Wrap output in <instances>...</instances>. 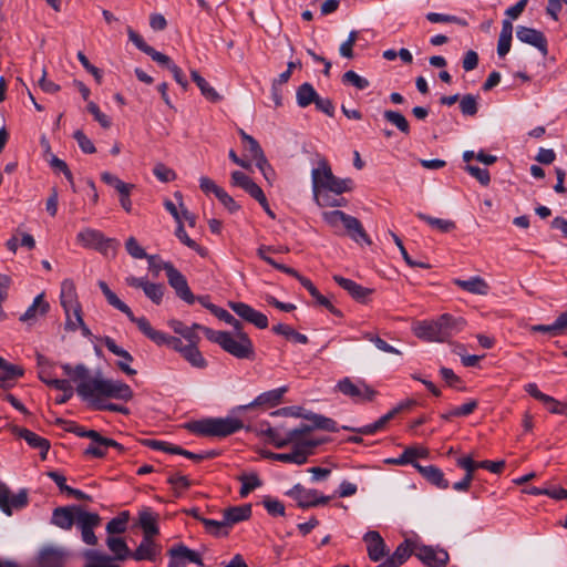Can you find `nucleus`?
I'll use <instances>...</instances> for the list:
<instances>
[{
  "mask_svg": "<svg viewBox=\"0 0 567 567\" xmlns=\"http://www.w3.org/2000/svg\"><path fill=\"white\" fill-rule=\"evenodd\" d=\"M13 433L20 436L21 439L25 440V442L33 449H37L40 451V456L42 460L47 457V454L50 450V442L35 434L34 432L23 429V427H13Z\"/></svg>",
  "mask_w": 567,
  "mask_h": 567,
  "instance_id": "obj_18",
  "label": "nucleus"
},
{
  "mask_svg": "<svg viewBox=\"0 0 567 567\" xmlns=\"http://www.w3.org/2000/svg\"><path fill=\"white\" fill-rule=\"evenodd\" d=\"M336 389L355 403L371 402L377 395V391L368 385L363 380L353 382L348 377L341 379L337 383Z\"/></svg>",
  "mask_w": 567,
  "mask_h": 567,
  "instance_id": "obj_7",
  "label": "nucleus"
},
{
  "mask_svg": "<svg viewBox=\"0 0 567 567\" xmlns=\"http://www.w3.org/2000/svg\"><path fill=\"white\" fill-rule=\"evenodd\" d=\"M313 198L321 207H341L347 205L343 197H336L330 192H315Z\"/></svg>",
  "mask_w": 567,
  "mask_h": 567,
  "instance_id": "obj_47",
  "label": "nucleus"
},
{
  "mask_svg": "<svg viewBox=\"0 0 567 567\" xmlns=\"http://www.w3.org/2000/svg\"><path fill=\"white\" fill-rule=\"evenodd\" d=\"M192 80L197 84L200 93L213 103H217L221 100V95L209 85V83L196 71H190Z\"/></svg>",
  "mask_w": 567,
  "mask_h": 567,
  "instance_id": "obj_37",
  "label": "nucleus"
},
{
  "mask_svg": "<svg viewBox=\"0 0 567 567\" xmlns=\"http://www.w3.org/2000/svg\"><path fill=\"white\" fill-rule=\"evenodd\" d=\"M288 391L287 386H281L259 394L254 402L244 406L245 409L250 406H267L272 408L278 405L282 401L284 394Z\"/></svg>",
  "mask_w": 567,
  "mask_h": 567,
  "instance_id": "obj_25",
  "label": "nucleus"
},
{
  "mask_svg": "<svg viewBox=\"0 0 567 567\" xmlns=\"http://www.w3.org/2000/svg\"><path fill=\"white\" fill-rule=\"evenodd\" d=\"M333 280L358 302H367L369 297L373 293V289L363 287L342 276L334 275Z\"/></svg>",
  "mask_w": 567,
  "mask_h": 567,
  "instance_id": "obj_16",
  "label": "nucleus"
},
{
  "mask_svg": "<svg viewBox=\"0 0 567 567\" xmlns=\"http://www.w3.org/2000/svg\"><path fill=\"white\" fill-rule=\"evenodd\" d=\"M416 217L427 223L431 227L440 230L441 233H450L456 228V225L453 220L431 217L423 213H417Z\"/></svg>",
  "mask_w": 567,
  "mask_h": 567,
  "instance_id": "obj_44",
  "label": "nucleus"
},
{
  "mask_svg": "<svg viewBox=\"0 0 567 567\" xmlns=\"http://www.w3.org/2000/svg\"><path fill=\"white\" fill-rule=\"evenodd\" d=\"M154 175L163 183L172 182L176 178L175 172L164 165L163 163H158L153 168Z\"/></svg>",
  "mask_w": 567,
  "mask_h": 567,
  "instance_id": "obj_64",
  "label": "nucleus"
},
{
  "mask_svg": "<svg viewBox=\"0 0 567 567\" xmlns=\"http://www.w3.org/2000/svg\"><path fill=\"white\" fill-rule=\"evenodd\" d=\"M122 312L125 313L130 321L135 323L140 331L154 343L158 346L163 341L164 332L154 329L145 317H135L130 307L128 310Z\"/></svg>",
  "mask_w": 567,
  "mask_h": 567,
  "instance_id": "obj_19",
  "label": "nucleus"
},
{
  "mask_svg": "<svg viewBox=\"0 0 567 567\" xmlns=\"http://www.w3.org/2000/svg\"><path fill=\"white\" fill-rule=\"evenodd\" d=\"M122 312L125 313L130 321L135 323L140 331L154 343L158 346L163 341L164 332L154 329L145 317H135L130 307L128 310Z\"/></svg>",
  "mask_w": 567,
  "mask_h": 567,
  "instance_id": "obj_21",
  "label": "nucleus"
},
{
  "mask_svg": "<svg viewBox=\"0 0 567 567\" xmlns=\"http://www.w3.org/2000/svg\"><path fill=\"white\" fill-rule=\"evenodd\" d=\"M341 80H342L343 84L352 85L358 90H365L370 85V82L365 78L360 76L358 73H355L352 70L347 71L342 75Z\"/></svg>",
  "mask_w": 567,
  "mask_h": 567,
  "instance_id": "obj_57",
  "label": "nucleus"
},
{
  "mask_svg": "<svg viewBox=\"0 0 567 567\" xmlns=\"http://www.w3.org/2000/svg\"><path fill=\"white\" fill-rule=\"evenodd\" d=\"M206 338L220 346V348L237 359L251 360L255 357L252 341L244 331L236 332L235 336L227 331L205 330Z\"/></svg>",
  "mask_w": 567,
  "mask_h": 567,
  "instance_id": "obj_2",
  "label": "nucleus"
},
{
  "mask_svg": "<svg viewBox=\"0 0 567 567\" xmlns=\"http://www.w3.org/2000/svg\"><path fill=\"white\" fill-rule=\"evenodd\" d=\"M441 316L435 320L419 321L413 327L414 334L426 342H446Z\"/></svg>",
  "mask_w": 567,
  "mask_h": 567,
  "instance_id": "obj_9",
  "label": "nucleus"
},
{
  "mask_svg": "<svg viewBox=\"0 0 567 567\" xmlns=\"http://www.w3.org/2000/svg\"><path fill=\"white\" fill-rule=\"evenodd\" d=\"M272 331L276 334L284 336L287 339H290L297 343L307 344L309 341V339L306 334L296 331L288 324L278 323L277 326L272 327Z\"/></svg>",
  "mask_w": 567,
  "mask_h": 567,
  "instance_id": "obj_45",
  "label": "nucleus"
},
{
  "mask_svg": "<svg viewBox=\"0 0 567 567\" xmlns=\"http://www.w3.org/2000/svg\"><path fill=\"white\" fill-rule=\"evenodd\" d=\"M74 140L78 142L79 147L81 151L85 154H93L95 153L96 148L93 144V142L84 134L83 131L78 130L73 134Z\"/></svg>",
  "mask_w": 567,
  "mask_h": 567,
  "instance_id": "obj_63",
  "label": "nucleus"
},
{
  "mask_svg": "<svg viewBox=\"0 0 567 567\" xmlns=\"http://www.w3.org/2000/svg\"><path fill=\"white\" fill-rule=\"evenodd\" d=\"M415 468L419 473L431 484L441 489H446L449 487V481L444 478L443 472L434 466H422L421 464H415Z\"/></svg>",
  "mask_w": 567,
  "mask_h": 567,
  "instance_id": "obj_27",
  "label": "nucleus"
},
{
  "mask_svg": "<svg viewBox=\"0 0 567 567\" xmlns=\"http://www.w3.org/2000/svg\"><path fill=\"white\" fill-rule=\"evenodd\" d=\"M107 548L114 554L112 556L116 560H126L131 556V549L123 538L120 537H109L106 539Z\"/></svg>",
  "mask_w": 567,
  "mask_h": 567,
  "instance_id": "obj_40",
  "label": "nucleus"
},
{
  "mask_svg": "<svg viewBox=\"0 0 567 567\" xmlns=\"http://www.w3.org/2000/svg\"><path fill=\"white\" fill-rule=\"evenodd\" d=\"M82 555L86 560L84 567H121L112 556L93 549H86Z\"/></svg>",
  "mask_w": 567,
  "mask_h": 567,
  "instance_id": "obj_29",
  "label": "nucleus"
},
{
  "mask_svg": "<svg viewBox=\"0 0 567 567\" xmlns=\"http://www.w3.org/2000/svg\"><path fill=\"white\" fill-rule=\"evenodd\" d=\"M75 509V523L80 529L95 528L101 524V517L96 513L85 512L82 507L73 505Z\"/></svg>",
  "mask_w": 567,
  "mask_h": 567,
  "instance_id": "obj_35",
  "label": "nucleus"
},
{
  "mask_svg": "<svg viewBox=\"0 0 567 567\" xmlns=\"http://www.w3.org/2000/svg\"><path fill=\"white\" fill-rule=\"evenodd\" d=\"M244 146L250 157L256 162L258 169H262V166H266V156L257 140L252 136H246Z\"/></svg>",
  "mask_w": 567,
  "mask_h": 567,
  "instance_id": "obj_41",
  "label": "nucleus"
},
{
  "mask_svg": "<svg viewBox=\"0 0 567 567\" xmlns=\"http://www.w3.org/2000/svg\"><path fill=\"white\" fill-rule=\"evenodd\" d=\"M122 312L125 313L130 321L135 323L140 331L154 343L158 346L163 341L164 332L154 329L145 317H135L130 307L128 310Z\"/></svg>",
  "mask_w": 567,
  "mask_h": 567,
  "instance_id": "obj_20",
  "label": "nucleus"
},
{
  "mask_svg": "<svg viewBox=\"0 0 567 567\" xmlns=\"http://www.w3.org/2000/svg\"><path fill=\"white\" fill-rule=\"evenodd\" d=\"M347 229L348 235L357 243L363 241L365 244H371L369 236L367 235L361 221L348 215L344 223L342 224Z\"/></svg>",
  "mask_w": 567,
  "mask_h": 567,
  "instance_id": "obj_31",
  "label": "nucleus"
},
{
  "mask_svg": "<svg viewBox=\"0 0 567 567\" xmlns=\"http://www.w3.org/2000/svg\"><path fill=\"white\" fill-rule=\"evenodd\" d=\"M76 392L91 404H94V400H102V398L123 401H130L133 398V391L128 384L103 378H93L87 382L79 383Z\"/></svg>",
  "mask_w": 567,
  "mask_h": 567,
  "instance_id": "obj_1",
  "label": "nucleus"
},
{
  "mask_svg": "<svg viewBox=\"0 0 567 567\" xmlns=\"http://www.w3.org/2000/svg\"><path fill=\"white\" fill-rule=\"evenodd\" d=\"M198 342H190L182 350V357L189 362L193 367L204 369L207 367V361L203 357L197 347Z\"/></svg>",
  "mask_w": 567,
  "mask_h": 567,
  "instance_id": "obj_38",
  "label": "nucleus"
},
{
  "mask_svg": "<svg viewBox=\"0 0 567 567\" xmlns=\"http://www.w3.org/2000/svg\"><path fill=\"white\" fill-rule=\"evenodd\" d=\"M127 254L135 259H146L148 256L135 237L131 236L125 241Z\"/></svg>",
  "mask_w": 567,
  "mask_h": 567,
  "instance_id": "obj_61",
  "label": "nucleus"
},
{
  "mask_svg": "<svg viewBox=\"0 0 567 567\" xmlns=\"http://www.w3.org/2000/svg\"><path fill=\"white\" fill-rule=\"evenodd\" d=\"M99 287L102 290L104 297L107 302L113 306L115 309L120 311L128 310V306L124 303L107 286V284L103 280L99 281Z\"/></svg>",
  "mask_w": 567,
  "mask_h": 567,
  "instance_id": "obj_54",
  "label": "nucleus"
},
{
  "mask_svg": "<svg viewBox=\"0 0 567 567\" xmlns=\"http://www.w3.org/2000/svg\"><path fill=\"white\" fill-rule=\"evenodd\" d=\"M63 373L69 377L72 381L87 382L90 380L89 369L84 364H78L72 367L69 363L61 364Z\"/></svg>",
  "mask_w": 567,
  "mask_h": 567,
  "instance_id": "obj_43",
  "label": "nucleus"
},
{
  "mask_svg": "<svg viewBox=\"0 0 567 567\" xmlns=\"http://www.w3.org/2000/svg\"><path fill=\"white\" fill-rule=\"evenodd\" d=\"M429 456V450L422 446H410L403 451V457L409 460V464L415 467L416 458H426Z\"/></svg>",
  "mask_w": 567,
  "mask_h": 567,
  "instance_id": "obj_59",
  "label": "nucleus"
},
{
  "mask_svg": "<svg viewBox=\"0 0 567 567\" xmlns=\"http://www.w3.org/2000/svg\"><path fill=\"white\" fill-rule=\"evenodd\" d=\"M228 307L243 320L254 324L258 329H266L268 327L267 316L257 311L251 306L245 302L229 301Z\"/></svg>",
  "mask_w": 567,
  "mask_h": 567,
  "instance_id": "obj_13",
  "label": "nucleus"
},
{
  "mask_svg": "<svg viewBox=\"0 0 567 567\" xmlns=\"http://www.w3.org/2000/svg\"><path fill=\"white\" fill-rule=\"evenodd\" d=\"M128 520L130 513L127 511H123L106 524V532L110 535L123 534L127 528Z\"/></svg>",
  "mask_w": 567,
  "mask_h": 567,
  "instance_id": "obj_48",
  "label": "nucleus"
},
{
  "mask_svg": "<svg viewBox=\"0 0 567 567\" xmlns=\"http://www.w3.org/2000/svg\"><path fill=\"white\" fill-rule=\"evenodd\" d=\"M167 556L169 557L168 567H186L187 563L204 566L200 555L184 544H177L171 547L167 550Z\"/></svg>",
  "mask_w": 567,
  "mask_h": 567,
  "instance_id": "obj_11",
  "label": "nucleus"
},
{
  "mask_svg": "<svg viewBox=\"0 0 567 567\" xmlns=\"http://www.w3.org/2000/svg\"><path fill=\"white\" fill-rule=\"evenodd\" d=\"M465 171L476 178L481 185L487 186L491 183V175L486 168H481L474 165H466Z\"/></svg>",
  "mask_w": 567,
  "mask_h": 567,
  "instance_id": "obj_62",
  "label": "nucleus"
},
{
  "mask_svg": "<svg viewBox=\"0 0 567 567\" xmlns=\"http://www.w3.org/2000/svg\"><path fill=\"white\" fill-rule=\"evenodd\" d=\"M460 109L463 115L474 116L478 111L477 100L472 94L464 95L460 101Z\"/></svg>",
  "mask_w": 567,
  "mask_h": 567,
  "instance_id": "obj_60",
  "label": "nucleus"
},
{
  "mask_svg": "<svg viewBox=\"0 0 567 567\" xmlns=\"http://www.w3.org/2000/svg\"><path fill=\"white\" fill-rule=\"evenodd\" d=\"M278 462L282 463H293L297 465H302L307 463V453L302 450H298L293 446L292 452L290 453H279L276 456Z\"/></svg>",
  "mask_w": 567,
  "mask_h": 567,
  "instance_id": "obj_55",
  "label": "nucleus"
},
{
  "mask_svg": "<svg viewBox=\"0 0 567 567\" xmlns=\"http://www.w3.org/2000/svg\"><path fill=\"white\" fill-rule=\"evenodd\" d=\"M60 301L66 316L65 329L75 331L83 323V318L73 280L64 279L62 281Z\"/></svg>",
  "mask_w": 567,
  "mask_h": 567,
  "instance_id": "obj_5",
  "label": "nucleus"
},
{
  "mask_svg": "<svg viewBox=\"0 0 567 567\" xmlns=\"http://www.w3.org/2000/svg\"><path fill=\"white\" fill-rule=\"evenodd\" d=\"M331 499L330 496L320 495L317 489H307L302 495L297 497V505L300 508H310L319 505H324Z\"/></svg>",
  "mask_w": 567,
  "mask_h": 567,
  "instance_id": "obj_33",
  "label": "nucleus"
},
{
  "mask_svg": "<svg viewBox=\"0 0 567 567\" xmlns=\"http://www.w3.org/2000/svg\"><path fill=\"white\" fill-rule=\"evenodd\" d=\"M51 523L64 530H70L75 523L73 506L56 507L52 513Z\"/></svg>",
  "mask_w": 567,
  "mask_h": 567,
  "instance_id": "obj_26",
  "label": "nucleus"
},
{
  "mask_svg": "<svg viewBox=\"0 0 567 567\" xmlns=\"http://www.w3.org/2000/svg\"><path fill=\"white\" fill-rule=\"evenodd\" d=\"M441 321L446 341L455 333L462 331L466 324L465 319L462 317H453L450 313L441 315Z\"/></svg>",
  "mask_w": 567,
  "mask_h": 567,
  "instance_id": "obj_34",
  "label": "nucleus"
},
{
  "mask_svg": "<svg viewBox=\"0 0 567 567\" xmlns=\"http://www.w3.org/2000/svg\"><path fill=\"white\" fill-rule=\"evenodd\" d=\"M158 515L151 508H144L138 514V525L143 529V537L153 538L159 533L157 526Z\"/></svg>",
  "mask_w": 567,
  "mask_h": 567,
  "instance_id": "obj_22",
  "label": "nucleus"
},
{
  "mask_svg": "<svg viewBox=\"0 0 567 567\" xmlns=\"http://www.w3.org/2000/svg\"><path fill=\"white\" fill-rule=\"evenodd\" d=\"M414 556L427 567H444L449 561L446 550L420 544L414 549Z\"/></svg>",
  "mask_w": 567,
  "mask_h": 567,
  "instance_id": "obj_14",
  "label": "nucleus"
},
{
  "mask_svg": "<svg viewBox=\"0 0 567 567\" xmlns=\"http://www.w3.org/2000/svg\"><path fill=\"white\" fill-rule=\"evenodd\" d=\"M76 243L83 248L94 249L106 257H114L120 247L117 239L105 237L101 230L90 227L78 233Z\"/></svg>",
  "mask_w": 567,
  "mask_h": 567,
  "instance_id": "obj_6",
  "label": "nucleus"
},
{
  "mask_svg": "<svg viewBox=\"0 0 567 567\" xmlns=\"http://www.w3.org/2000/svg\"><path fill=\"white\" fill-rule=\"evenodd\" d=\"M164 58L166 59V60H165V62L163 61V62H157V63H158L159 65H162V66H164V68L168 69V70L172 72V74H173V76H174L175 81H176V82H177V83H178V84H179L184 90H187V87H188V82H187V80H186V78H185V75H184V73H183V71H182V69H181L179 66H177V65L172 61V59H171L168 55L164 54Z\"/></svg>",
  "mask_w": 567,
  "mask_h": 567,
  "instance_id": "obj_53",
  "label": "nucleus"
},
{
  "mask_svg": "<svg viewBox=\"0 0 567 567\" xmlns=\"http://www.w3.org/2000/svg\"><path fill=\"white\" fill-rule=\"evenodd\" d=\"M163 269L166 272L169 286L175 290L176 296L188 305L196 301L195 295L192 292L186 277L174 267L172 262H164Z\"/></svg>",
  "mask_w": 567,
  "mask_h": 567,
  "instance_id": "obj_8",
  "label": "nucleus"
},
{
  "mask_svg": "<svg viewBox=\"0 0 567 567\" xmlns=\"http://www.w3.org/2000/svg\"><path fill=\"white\" fill-rule=\"evenodd\" d=\"M513 37V24L509 20H503L502 30L498 38L497 43V54L503 58L505 56L509 50L512 44Z\"/></svg>",
  "mask_w": 567,
  "mask_h": 567,
  "instance_id": "obj_36",
  "label": "nucleus"
},
{
  "mask_svg": "<svg viewBox=\"0 0 567 567\" xmlns=\"http://www.w3.org/2000/svg\"><path fill=\"white\" fill-rule=\"evenodd\" d=\"M312 192H330L337 196L353 189L351 178H338L332 174L326 157L319 156L318 167L311 172Z\"/></svg>",
  "mask_w": 567,
  "mask_h": 567,
  "instance_id": "obj_3",
  "label": "nucleus"
},
{
  "mask_svg": "<svg viewBox=\"0 0 567 567\" xmlns=\"http://www.w3.org/2000/svg\"><path fill=\"white\" fill-rule=\"evenodd\" d=\"M241 482L240 497H247L250 492L261 486L262 482L256 473L243 474L238 477Z\"/></svg>",
  "mask_w": 567,
  "mask_h": 567,
  "instance_id": "obj_46",
  "label": "nucleus"
},
{
  "mask_svg": "<svg viewBox=\"0 0 567 567\" xmlns=\"http://www.w3.org/2000/svg\"><path fill=\"white\" fill-rule=\"evenodd\" d=\"M158 554V550L156 548L155 543L153 539L148 537H143L141 544L137 546V548L134 551H131L130 558H133L136 561L142 560H150L154 561L156 559V556Z\"/></svg>",
  "mask_w": 567,
  "mask_h": 567,
  "instance_id": "obj_30",
  "label": "nucleus"
},
{
  "mask_svg": "<svg viewBox=\"0 0 567 567\" xmlns=\"http://www.w3.org/2000/svg\"><path fill=\"white\" fill-rule=\"evenodd\" d=\"M244 424L236 417H208L187 424V429L204 436L226 437L243 429Z\"/></svg>",
  "mask_w": 567,
  "mask_h": 567,
  "instance_id": "obj_4",
  "label": "nucleus"
},
{
  "mask_svg": "<svg viewBox=\"0 0 567 567\" xmlns=\"http://www.w3.org/2000/svg\"><path fill=\"white\" fill-rule=\"evenodd\" d=\"M250 516V504L228 507L223 512L224 524H226L228 528L233 527L235 524L249 519Z\"/></svg>",
  "mask_w": 567,
  "mask_h": 567,
  "instance_id": "obj_23",
  "label": "nucleus"
},
{
  "mask_svg": "<svg viewBox=\"0 0 567 567\" xmlns=\"http://www.w3.org/2000/svg\"><path fill=\"white\" fill-rule=\"evenodd\" d=\"M303 419L310 421L312 423L313 430H323L328 432H338L339 427L337 422L330 417H327L321 414H317L313 412H307L303 415Z\"/></svg>",
  "mask_w": 567,
  "mask_h": 567,
  "instance_id": "obj_39",
  "label": "nucleus"
},
{
  "mask_svg": "<svg viewBox=\"0 0 567 567\" xmlns=\"http://www.w3.org/2000/svg\"><path fill=\"white\" fill-rule=\"evenodd\" d=\"M167 483L172 485L176 496H179L183 491L190 487L192 483L189 478L182 474H173L167 478Z\"/></svg>",
  "mask_w": 567,
  "mask_h": 567,
  "instance_id": "obj_58",
  "label": "nucleus"
},
{
  "mask_svg": "<svg viewBox=\"0 0 567 567\" xmlns=\"http://www.w3.org/2000/svg\"><path fill=\"white\" fill-rule=\"evenodd\" d=\"M516 37L523 43H527L538 49L543 55L548 53L547 40L543 32L525 25H518L516 29Z\"/></svg>",
  "mask_w": 567,
  "mask_h": 567,
  "instance_id": "obj_15",
  "label": "nucleus"
},
{
  "mask_svg": "<svg viewBox=\"0 0 567 567\" xmlns=\"http://www.w3.org/2000/svg\"><path fill=\"white\" fill-rule=\"evenodd\" d=\"M261 434L265 435L268 441L274 444L277 449L286 447L290 444V441H288V432L286 435H281L278 431V429L267 426V429L261 430Z\"/></svg>",
  "mask_w": 567,
  "mask_h": 567,
  "instance_id": "obj_52",
  "label": "nucleus"
},
{
  "mask_svg": "<svg viewBox=\"0 0 567 567\" xmlns=\"http://www.w3.org/2000/svg\"><path fill=\"white\" fill-rule=\"evenodd\" d=\"M127 34L130 41H132L142 52L151 56L155 62H165L164 53L156 51L154 48L148 45L144 39L132 28H127Z\"/></svg>",
  "mask_w": 567,
  "mask_h": 567,
  "instance_id": "obj_32",
  "label": "nucleus"
},
{
  "mask_svg": "<svg viewBox=\"0 0 567 567\" xmlns=\"http://www.w3.org/2000/svg\"><path fill=\"white\" fill-rule=\"evenodd\" d=\"M202 524L204 525L205 530L215 537L228 536L229 534V528L224 524V518L221 520L205 518L202 519Z\"/></svg>",
  "mask_w": 567,
  "mask_h": 567,
  "instance_id": "obj_50",
  "label": "nucleus"
},
{
  "mask_svg": "<svg viewBox=\"0 0 567 567\" xmlns=\"http://www.w3.org/2000/svg\"><path fill=\"white\" fill-rule=\"evenodd\" d=\"M68 557L69 553L63 547L47 545L40 549L37 563L39 567H64Z\"/></svg>",
  "mask_w": 567,
  "mask_h": 567,
  "instance_id": "obj_12",
  "label": "nucleus"
},
{
  "mask_svg": "<svg viewBox=\"0 0 567 567\" xmlns=\"http://www.w3.org/2000/svg\"><path fill=\"white\" fill-rule=\"evenodd\" d=\"M296 99L300 107H307L317 101L318 93L310 83H303L297 89Z\"/></svg>",
  "mask_w": 567,
  "mask_h": 567,
  "instance_id": "obj_42",
  "label": "nucleus"
},
{
  "mask_svg": "<svg viewBox=\"0 0 567 567\" xmlns=\"http://www.w3.org/2000/svg\"><path fill=\"white\" fill-rule=\"evenodd\" d=\"M165 287L162 284L147 282L143 291L145 296L155 305H159L163 300Z\"/></svg>",
  "mask_w": 567,
  "mask_h": 567,
  "instance_id": "obj_56",
  "label": "nucleus"
},
{
  "mask_svg": "<svg viewBox=\"0 0 567 567\" xmlns=\"http://www.w3.org/2000/svg\"><path fill=\"white\" fill-rule=\"evenodd\" d=\"M384 118L394 125L401 133L409 135L410 134V124L403 114L396 111L386 110L383 113Z\"/></svg>",
  "mask_w": 567,
  "mask_h": 567,
  "instance_id": "obj_49",
  "label": "nucleus"
},
{
  "mask_svg": "<svg viewBox=\"0 0 567 567\" xmlns=\"http://www.w3.org/2000/svg\"><path fill=\"white\" fill-rule=\"evenodd\" d=\"M27 489L19 491L18 494L12 495L10 488L0 482V509L8 516L12 515L13 511H19L28 505Z\"/></svg>",
  "mask_w": 567,
  "mask_h": 567,
  "instance_id": "obj_10",
  "label": "nucleus"
},
{
  "mask_svg": "<svg viewBox=\"0 0 567 567\" xmlns=\"http://www.w3.org/2000/svg\"><path fill=\"white\" fill-rule=\"evenodd\" d=\"M453 282L461 289L473 295L486 296L489 291L488 284L480 276L471 277L467 280L454 279Z\"/></svg>",
  "mask_w": 567,
  "mask_h": 567,
  "instance_id": "obj_28",
  "label": "nucleus"
},
{
  "mask_svg": "<svg viewBox=\"0 0 567 567\" xmlns=\"http://www.w3.org/2000/svg\"><path fill=\"white\" fill-rule=\"evenodd\" d=\"M49 309L50 305L45 301L44 293L42 292L34 298L32 305L21 315L20 321L31 323L39 317L45 316Z\"/></svg>",
  "mask_w": 567,
  "mask_h": 567,
  "instance_id": "obj_24",
  "label": "nucleus"
},
{
  "mask_svg": "<svg viewBox=\"0 0 567 567\" xmlns=\"http://www.w3.org/2000/svg\"><path fill=\"white\" fill-rule=\"evenodd\" d=\"M367 543L369 558L373 561L381 560L386 555V546L379 532L370 530L363 536Z\"/></svg>",
  "mask_w": 567,
  "mask_h": 567,
  "instance_id": "obj_17",
  "label": "nucleus"
},
{
  "mask_svg": "<svg viewBox=\"0 0 567 567\" xmlns=\"http://www.w3.org/2000/svg\"><path fill=\"white\" fill-rule=\"evenodd\" d=\"M169 327L174 330L175 333L182 336L184 339L190 342H199V336L197 332H194V328L185 326L179 320H171Z\"/></svg>",
  "mask_w": 567,
  "mask_h": 567,
  "instance_id": "obj_51",
  "label": "nucleus"
}]
</instances>
